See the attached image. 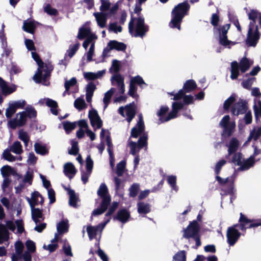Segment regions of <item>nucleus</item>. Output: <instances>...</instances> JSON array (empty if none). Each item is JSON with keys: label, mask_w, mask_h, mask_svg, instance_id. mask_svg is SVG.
<instances>
[{"label": "nucleus", "mask_w": 261, "mask_h": 261, "mask_svg": "<svg viewBox=\"0 0 261 261\" xmlns=\"http://www.w3.org/2000/svg\"><path fill=\"white\" fill-rule=\"evenodd\" d=\"M125 167V162L124 161H121L117 164L116 173L118 176H121L123 174Z\"/></svg>", "instance_id": "obj_62"}, {"label": "nucleus", "mask_w": 261, "mask_h": 261, "mask_svg": "<svg viewBox=\"0 0 261 261\" xmlns=\"http://www.w3.org/2000/svg\"><path fill=\"white\" fill-rule=\"evenodd\" d=\"M68 194L69 195V205L71 206L76 207L77 206L76 202L78 201L77 197L76 196L74 191L73 190H70L68 191Z\"/></svg>", "instance_id": "obj_47"}, {"label": "nucleus", "mask_w": 261, "mask_h": 261, "mask_svg": "<svg viewBox=\"0 0 261 261\" xmlns=\"http://www.w3.org/2000/svg\"><path fill=\"white\" fill-rule=\"evenodd\" d=\"M184 99V102L179 101V100H176L172 104V111L168 114V117L163 121H169L172 119L177 117L178 111L182 109L184 105H190L193 103L194 97L191 95H184L181 98Z\"/></svg>", "instance_id": "obj_7"}, {"label": "nucleus", "mask_w": 261, "mask_h": 261, "mask_svg": "<svg viewBox=\"0 0 261 261\" xmlns=\"http://www.w3.org/2000/svg\"><path fill=\"white\" fill-rule=\"evenodd\" d=\"M80 46V43H77L72 46H70L69 48L67 50L66 54L65 55L66 58V56H68L69 58H71L75 54L77 50Z\"/></svg>", "instance_id": "obj_51"}, {"label": "nucleus", "mask_w": 261, "mask_h": 261, "mask_svg": "<svg viewBox=\"0 0 261 261\" xmlns=\"http://www.w3.org/2000/svg\"><path fill=\"white\" fill-rule=\"evenodd\" d=\"M129 33L135 37H143L148 31V27L144 23V18L141 16L138 18H133L129 22Z\"/></svg>", "instance_id": "obj_6"}, {"label": "nucleus", "mask_w": 261, "mask_h": 261, "mask_svg": "<svg viewBox=\"0 0 261 261\" xmlns=\"http://www.w3.org/2000/svg\"><path fill=\"white\" fill-rule=\"evenodd\" d=\"M111 84L118 87L119 92L123 94L125 92L124 78L119 74H115L111 79Z\"/></svg>", "instance_id": "obj_24"}, {"label": "nucleus", "mask_w": 261, "mask_h": 261, "mask_svg": "<svg viewBox=\"0 0 261 261\" xmlns=\"http://www.w3.org/2000/svg\"><path fill=\"white\" fill-rule=\"evenodd\" d=\"M24 246L20 241H17L15 244V253L11 257L12 261H23L22 252Z\"/></svg>", "instance_id": "obj_27"}, {"label": "nucleus", "mask_w": 261, "mask_h": 261, "mask_svg": "<svg viewBox=\"0 0 261 261\" xmlns=\"http://www.w3.org/2000/svg\"><path fill=\"white\" fill-rule=\"evenodd\" d=\"M129 217L130 215L128 212L126 210L122 209L118 212L116 219L124 223L128 221Z\"/></svg>", "instance_id": "obj_38"}, {"label": "nucleus", "mask_w": 261, "mask_h": 261, "mask_svg": "<svg viewBox=\"0 0 261 261\" xmlns=\"http://www.w3.org/2000/svg\"><path fill=\"white\" fill-rule=\"evenodd\" d=\"M74 105L77 109L80 110L85 108L86 105L84 99L78 98L75 100Z\"/></svg>", "instance_id": "obj_55"}, {"label": "nucleus", "mask_w": 261, "mask_h": 261, "mask_svg": "<svg viewBox=\"0 0 261 261\" xmlns=\"http://www.w3.org/2000/svg\"><path fill=\"white\" fill-rule=\"evenodd\" d=\"M15 90V88L9 87L4 81L0 79V91L3 94L7 95L12 93Z\"/></svg>", "instance_id": "obj_36"}, {"label": "nucleus", "mask_w": 261, "mask_h": 261, "mask_svg": "<svg viewBox=\"0 0 261 261\" xmlns=\"http://www.w3.org/2000/svg\"><path fill=\"white\" fill-rule=\"evenodd\" d=\"M17 226V231L21 233L24 231L23 222L21 220H18L15 221V224L12 221H7L6 225L0 224V244L7 242L9 239V234L7 229L14 231Z\"/></svg>", "instance_id": "obj_5"}, {"label": "nucleus", "mask_w": 261, "mask_h": 261, "mask_svg": "<svg viewBox=\"0 0 261 261\" xmlns=\"http://www.w3.org/2000/svg\"><path fill=\"white\" fill-rule=\"evenodd\" d=\"M186 252L180 251L177 252L173 257V261H186Z\"/></svg>", "instance_id": "obj_60"}, {"label": "nucleus", "mask_w": 261, "mask_h": 261, "mask_svg": "<svg viewBox=\"0 0 261 261\" xmlns=\"http://www.w3.org/2000/svg\"><path fill=\"white\" fill-rule=\"evenodd\" d=\"M11 152L16 154H21L23 152V149L21 143L18 141H15L9 149L5 150L3 153V156L5 160L14 162L16 161V158L13 155Z\"/></svg>", "instance_id": "obj_10"}, {"label": "nucleus", "mask_w": 261, "mask_h": 261, "mask_svg": "<svg viewBox=\"0 0 261 261\" xmlns=\"http://www.w3.org/2000/svg\"><path fill=\"white\" fill-rule=\"evenodd\" d=\"M240 224H238V227L242 230H245L247 228L255 227L261 225V220L256 221H251L247 219L244 215L241 214V217L239 220Z\"/></svg>", "instance_id": "obj_18"}, {"label": "nucleus", "mask_w": 261, "mask_h": 261, "mask_svg": "<svg viewBox=\"0 0 261 261\" xmlns=\"http://www.w3.org/2000/svg\"><path fill=\"white\" fill-rule=\"evenodd\" d=\"M137 206L138 212L140 214H146L150 211V206L148 203L140 202L138 203Z\"/></svg>", "instance_id": "obj_42"}, {"label": "nucleus", "mask_w": 261, "mask_h": 261, "mask_svg": "<svg viewBox=\"0 0 261 261\" xmlns=\"http://www.w3.org/2000/svg\"><path fill=\"white\" fill-rule=\"evenodd\" d=\"M31 207H35L38 203L42 204L43 198L42 196L38 192H34L32 194L31 199L27 198Z\"/></svg>", "instance_id": "obj_30"}, {"label": "nucleus", "mask_w": 261, "mask_h": 261, "mask_svg": "<svg viewBox=\"0 0 261 261\" xmlns=\"http://www.w3.org/2000/svg\"><path fill=\"white\" fill-rule=\"evenodd\" d=\"M196 84L194 81L189 80L186 81L184 85L183 89L180 90L178 93L175 94L173 92L169 93L168 94L173 96V98H171L173 100H180L183 97L185 93L193 91L196 88Z\"/></svg>", "instance_id": "obj_12"}, {"label": "nucleus", "mask_w": 261, "mask_h": 261, "mask_svg": "<svg viewBox=\"0 0 261 261\" xmlns=\"http://www.w3.org/2000/svg\"><path fill=\"white\" fill-rule=\"evenodd\" d=\"M33 178V171L32 170L29 169L25 174L24 175L23 182V184H28L29 185L32 184V179Z\"/></svg>", "instance_id": "obj_50"}, {"label": "nucleus", "mask_w": 261, "mask_h": 261, "mask_svg": "<svg viewBox=\"0 0 261 261\" xmlns=\"http://www.w3.org/2000/svg\"><path fill=\"white\" fill-rule=\"evenodd\" d=\"M96 89V86L92 83H89L86 87V100L88 102H90L93 95L94 91Z\"/></svg>", "instance_id": "obj_39"}, {"label": "nucleus", "mask_w": 261, "mask_h": 261, "mask_svg": "<svg viewBox=\"0 0 261 261\" xmlns=\"http://www.w3.org/2000/svg\"><path fill=\"white\" fill-rule=\"evenodd\" d=\"M63 125L66 132L68 134L71 130L75 128L76 123L65 121L63 122Z\"/></svg>", "instance_id": "obj_53"}, {"label": "nucleus", "mask_w": 261, "mask_h": 261, "mask_svg": "<svg viewBox=\"0 0 261 261\" xmlns=\"http://www.w3.org/2000/svg\"><path fill=\"white\" fill-rule=\"evenodd\" d=\"M118 205V203L117 202H114L112 203V205L110 207L108 212L106 214V218L105 221L107 220L108 218H110V220L111 219V215L114 212V211L117 208Z\"/></svg>", "instance_id": "obj_59"}, {"label": "nucleus", "mask_w": 261, "mask_h": 261, "mask_svg": "<svg viewBox=\"0 0 261 261\" xmlns=\"http://www.w3.org/2000/svg\"><path fill=\"white\" fill-rule=\"evenodd\" d=\"M58 240V234H56L54 238L51 241V243L47 245L44 244L43 246V249L48 250L49 252H53L55 251L58 246L57 243Z\"/></svg>", "instance_id": "obj_37"}, {"label": "nucleus", "mask_w": 261, "mask_h": 261, "mask_svg": "<svg viewBox=\"0 0 261 261\" xmlns=\"http://www.w3.org/2000/svg\"><path fill=\"white\" fill-rule=\"evenodd\" d=\"M31 54L32 58L37 62L38 66V70L33 76L34 80L37 83L42 82L44 85H48L49 82L47 80L53 69V66L49 63L44 64L38 54L35 52L32 51Z\"/></svg>", "instance_id": "obj_3"}, {"label": "nucleus", "mask_w": 261, "mask_h": 261, "mask_svg": "<svg viewBox=\"0 0 261 261\" xmlns=\"http://www.w3.org/2000/svg\"><path fill=\"white\" fill-rule=\"evenodd\" d=\"M108 46L110 50L116 49L118 51H123L126 48L125 44L115 40L110 41L108 43Z\"/></svg>", "instance_id": "obj_35"}, {"label": "nucleus", "mask_w": 261, "mask_h": 261, "mask_svg": "<svg viewBox=\"0 0 261 261\" xmlns=\"http://www.w3.org/2000/svg\"><path fill=\"white\" fill-rule=\"evenodd\" d=\"M246 160L242 161V156L240 153H235L232 158V162L235 165L240 166V167L238 168L239 170L243 171L241 167L243 165L244 162Z\"/></svg>", "instance_id": "obj_43"}, {"label": "nucleus", "mask_w": 261, "mask_h": 261, "mask_svg": "<svg viewBox=\"0 0 261 261\" xmlns=\"http://www.w3.org/2000/svg\"><path fill=\"white\" fill-rule=\"evenodd\" d=\"M89 118L94 130L96 131L100 128L102 125V121L95 110H91L89 112Z\"/></svg>", "instance_id": "obj_20"}, {"label": "nucleus", "mask_w": 261, "mask_h": 261, "mask_svg": "<svg viewBox=\"0 0 261 261\" xmlns=\"http://www.w3.org/2000/svg\"><path fill=\"white\" fill-rule=\"evenodd\" d=\"M38 103L40 105L45 103L46 106L50 108L51 112L54 115H57L58 111L57 108L58 105L56 101L48 98H42L39 100Z\"/></svg>", "instance_id": "obj_29"}, {"label": "nucleus", "mask_w": 261, "mask_h": 261, "mask_svg": "<svg viewBox=\"0 0 261 261\" xmlns=\"http://www.w3.org/2000/svg\"><path fill=\"white\" fill-rule=\"evenodd\" d=\"M34 148L36 152L41 155H45L48 153V150L46 147L40 143H36L34 144Z\"/></svg>", "instance_id": "obj_46"}, {"label": "nucleus", "mask_w": 261, "mask_h": 261, "mask_svg": "<svg viewBox=\"0 0 261 261\" xmlns=\"http://www.w3.org/2000/svg\"><path fill=\"white\" fill-rule=\"evenodd\" d=\"M252 63V61L246 58H243L240 61L239 65L236 61L232 62L230 75L231 79L234 80L238 77L239 73V68L242 72H245L249 68Z\"/></svg>", "instance_id": "obj_8"}, {"label": "nucleus", "mask_w": 261, "mask_h": 261, "mask_svg": "<svg viewBox=\"0 0 261 261\" xmlns=\"http://www.w3.org/2000/svg\"><path fill=\"white\" fill-rule=\"evenodd\" d=\"M254 111L255 116L257 120L261 117V101L258 99H254Z\"/></svg>", "instance_id": "obj_45"}, {"label": "nucleus", "mask_w": 261, "mask_h": 261, "mask_svg": "<svg viewBox=\"0 0 261 261\" xmlns=\"http://www.w3.org/2000/svg\"><path fill=\"white\" fill-rule=\"evenodd\" d=\"M109 204L105 203V205L101 202L100 208L95 209L92 213V216H97L102 214L107 208Z\"/></svg>", "instance_id": "obj_56"}, {"label": "nucleus", "mask_w": 261, "mask_h": 261, "mask_svg": "<svg viewBox=\"0 0 261 261\" xmlns=\"http://www.w3.org/2000/svg\"><path fill=\"white\" fill-rule=\"evenodd\" d=\"M190 5L186 2L179 4L173 9L172 18L169 23V26L172 28H177L180 30V23L184 16L188 14Z\"/></svg>", "instance_id": "obj_4"}, {"label": "nucleus", "mask_w": 261, "mask_h": 261, "mask_svg": "<svg viewBox=\"0 0 261 261\" xmlns=\"http://www.w3.org/2000/svg\"><path fill=\"white\" fill-rule=\"evenodd\" d=\"M1 173L4 177H8L12 173V168L9 166H4L1 168Z\"/></svg>", "instance_id": "obj_63"}, {"label": "nucleus", "mask_w": 261, "mask_h": 261, "mask_svg": "<svg viewBox=\"0 0 261 261\" xmlns=\"http://www.w3.org/2000/svg\"><path fill=\"white\" fill-rule=\"evenodd\" d=\"M25 245L27 250L25 251L22 255L23 261H31L32 259V253L36 251V245L34 242L28 240L26 241Z\"/></svg>", "instance_id": "obj_23"}, {"label": "nucleus", "mask_w": 261, "mask_h": 261, "mask_svg": "<svg viewBox=\"0 0 261 261\" xmlns=\"http://www.w3.org/2000/svg\"><path fill=\"white\" fill-rule=\"evenodd\" d=\"M98 195L102 198V203L110 204L111 197L108 193V188L105 184H101L97 191Z\"/></svg>", "instance_id": "obj_26"}, {"label": "nucleus", "mask_w": 261, "mask_h": 261, "mask_svg": "<svg viewBox=\"0 0 261 261\" xmlns=\"http://www.w3.org/2000/svg\"><path fill=\"white\" fill-rule=\"evenodd\" d=\"M24 100H19L9 103L8 107L6 110L5 115L7 118H10L18 109H23L25 105Z\"/></svg>", "instance_id": "obj_17"}, {"label": "nucleus", "mask_w": 261, "mask_h": 261, "mask_svg": "<svg viewBox=\"0 0 261 261\" xmlns=\"http://www.w3.org/2000/svg\"><path fill=\"white\" fill-rule=\"evenodd\" d=\"M77 38L79 39L86 38V39L83 44V46L85 49H87L88 45L90 44L91 45L92 43H94V47H95V40L97 39V36L95 34L91 32V30L89 27L85 25L80 28L77 35Z\"/></svg>", "instance_id": "obj_9"}, {"label": "nucleus", "mask_w": 261, "mask_h": 261, "mask_svg": "<svg viewBox=\"0 0 261 261\" xmlns=\"http://www.w3.org/2000/svg\"><path fill=\"white\" fill-rule=\"evenodd\" d=\"M68 224L65 221H62L59 223L57 225L58 232L59 233H63L66 232L68 231Z\"/></svg>", "instance_id": "obj_52"}, {"label": "nucleus", "mask_w": 261, "mask_h": 261, "mask_svg": "<svg viewBox=\"0 0 261 261\" xmlns=\"http://www.w3.org/2000/svg\"><path fill=\"white\" fill-rule=\"evenodd\" d=\"M169 110V108L167 106H162L161 107L159 111L157 113V115L160 117V120L162 122H166L167 121H163V120H165L168 117H164L162 116L166 114Z\"/></svg>", "instance_id": "obj_54"}, {"label": "nucleus", "mask_w": 261, "mask_h": 261, "mask_svg": "<svg viewBox=\"0 0 261 261\" xmlns=\"http://www.w3.org/2000/svg\"><path fill=\"white\" fill-rule=\"evenodd\" d=\"M94 15L98 25L101 28L106 27L107 22V16L102 12L94 13Z\"/></svg>", "instance_id": "obj_34"}, {"label": "nucleus", "mask_w": 261, "mask_h": 261, "mask_svg": "<svg viewBox=\"0 0 261 261\" xmlns=\"http://www.w3.org/2000/svg\"><path fill=\"white\" fill-rule=\"evenodd\" d=\"M139 135H142L137 142L128 140V146L130 148V153L136 155L140 150L147 144V134L144 132V125L143 117L141 115L139 116V121L136 125L131 130L130 137L137 138Z\"/></svg>", "instance_id": "obj_1"}, {"label": "nucleus", "mask_w": 261, "mask_h": 261, "mask_svg": "<svg viewBox=\"0 0 261 261\" xmlns=\"http://www.w3.org/2000/svg\"><path fill=\"white\" fill-rule=\"evenodd\" d=\"M230 27L229 24H226L218 30L219 33L220 43L225 46L229 45L231 42L227 38V33Z\"/></svg>", "instance_id": "obj_25"}, {"label": "nucleus", "mask_w": 261, "mask_h": 261, "mask_svg": "<svg viewBox=\"0 0 261 261\" xmlns=\"http://www.w3.org/2000/svg\"><path fill=\"white\" fill-rule=\"evenodd\" d=\"M139 185L138 184H134L129 189V196L131 197H135L139 191Z\"/></svg>", "instance_id": "obj_58"}, {"label": "nucleus", "mask_w": 261, "mask_h": 261, "mask_svg": "<svg viewBox=\"0 0 261 261\" xmlns=\"http://www.w3.org/2000/svg\"><path fill=\"white\" fill-rule=\"evenodd\" d=\"M229 119V116L226 115L223 117L219 123L220 126L224 129L223 134L228 136L232 134L236 126L235 122L230 121Z\"/></svg>", "instance_id": "obj_16"}, {"label": "nucleus", "mask_w": 261, "mask_h": 261, "mask_svg": "<svg viewBox=\"0 0 261 261\" xmlns=\"http://www.w3.org/2000/svg\"><path fill=\"white\" fill-rule=\"evenodd\" d=\"M25 112H21L16 114L13 119H11L8 123L9 127L15 129L16 127L23 126L27 122V115Z\"/></svg>", "instance_id": "obj_14"}, {"label": "nucleus", "mask_w": 261, "mask_h": 261, "mask_svg": "<svg viewBox=\"0 0 261 261\" xmlns=\"http://www.w3.org/2000/svg\"><path fill=\"white\" fill-rule=\"evenodd\" d=\"M130 82L132 83H134V85L137 84L142 88L143 87V85H146V84L144 82L143 79L140 76H136L133 77L131 80Z\"/></svg>", "instance_id": "obj_64"}, {"label": "nucleus", "mask_w": 261, "mask_h": 261, "mask_svg": "<svg viewBox=\"0 0 261 261\" xmlns=\"http://www.w3.org/2000/svg\"><path fill=\"white\" fill-rule=\"evenodd\" d=\"M106 73V70H102L97 72H86L83 74L84 78L87 81L100 79Z\"/></svg>", "instance_id": "obj_31"}, {"label": "nucleus", "mask_w": 261, "mask_h": 261, "mask_svg": "<svg viewBox=\"0 0 261 261\" xmlns=\"http://www.w3.org/2000/svg\"><path fill=\"white\" fill-rule=\"evenodd\" d=\"M23 112H25V115H27V117H28L30 118L35 117L36 116V111L31 106L25 108V110Z\"/></svg>", "instance_id": "obj_57"}, {"label": "nucleus", "mask_w": 261, "mask_h": 261, "mask_svg": "<svg viewBox=\"0 0 261 261\" xmlns=\"http://www.w3.org/2000/svg\"><path fill=\"white\" fill-rule=\"evenodd\" d=\"M200 226L197 221L191 222L184 230L183 237L188 239L194 238L199 235Z\"/></svg>", "instance_id": "obj_13"}, {"label": "nucleus", "mask_w": 261, "mask_h": 261, "mask_svg": "<svg viewBox=\"0 0 261 261\" xmlns=\"http://www.w3.org/2000/svg\"><path fill=\"white\" fill-rule=\"evenodd\" d=\"M36 28L35 23L30 20H25L22 27L23 30L30 33H33Z\"/></svg>", "instance_id": "obj_40"}, {"label": "nucleus", "mask_w": 261, "mask_h": 261, "mask_svg": "<svg viewBox=\"0 0 261 261\" xmlns=\"http://www.w3.org/2000/svg\"><path fill=\"white\" fill-rule=\"evenodd\" d=\"M31 208L32 217L36 224L34 229L39 232H41L46 227L45 223H41L44 220L42 211L38 208Z\"/></svg>", "instance_id": "obj_11"}, {"label": "nucleus", "mask_w": 261, "mask_h": 261, "mask_svg": "<svg viewBox=\"0 0 261 261\" xmlns=\"http://www.w3.org/2000/svg\"><path fill=\"white\" fill-rule=\"evenodd\" d=\"M167 182L171 187L172 189L177 192L178 188L176 185V177L174 175H169L167 176Z\"/></svg>", "instance_id": "obj_49"}, {"label": "nucleus", "mask_w": 261, "mask_h": 261, "mask_svg": "<svg viewBox=\"0 0 261 261\" xmlns=\"http://www.w3.org/2000/svg\"><path fill=\"white\" fill-rule=\"evenodd\" d=\"M248 17L250 22L246 42L249 46H254L259 38L258 27L256 23L258 21L261 26V14L255 10H252L248 13Z\"/></svg>", "instance_id": "obj_2"}, {"label": "nucleus", "mask_w": 261, "mask_h": 261, "mask_svg": "<svg viewBox=\"0 0 261 261\" xmlns=\"http://www.w3.org/2000/svg\"><path fill=\"white\" fill-rule=\"evenodd\" d=\"M63 172L66 176L71 179L75 174L76 170L73 164L68 162L64 164Z\"/></svg>", "instance_id": "obj_32"}, {"label": "nucleus", "mask_w": 261, "mask_h": 261, "mask_svg": "<svg viewBox=\"0 0 261 261\" xmlns=\"http://www.w3.org/2000/svg\"><path fill=\"white\" fill-rule=\"evenodd\" d=\"M247 110V102L246 100L240 99L232 107L231 113L233 115L238 116L245 113Z\"/></svg>", "instance_id": "obj_19"}, {"label": "nucleus", "mask_w": 261, "mask_h": 261, "mask_svg": "<svg viewBox=\"0 0 261 261\" xmlns=\"http://www.w3.org/2000/svg\"><path fill=\"white\" fill-rule=\"evenodd\" d=\"M239 146V142L237 139L235 138H232L229 143L227 145L228 147V154L226 156L230 155L232 153L235 152L238 150Z\"/></svg>", "instance_id": "obj_33"}, {"label": "nucleus", "mask_w": 261, "mask_h": 261, "mask_svg": "<svg viewBox=\"0 0 261 261\" xmlns=\"http://www.w3.org/2000/svg\"><path fill=\"white\" fill-rule=\"evenodd\" d=\"M238 224L227 228L226 232L227 242L230 246L234 245L241 236V233L237 229Z\"/></svg>", "instance_id": "obj_15"}, {"label": "nucleus", "mask_w": 261, "mask_h": 261, "mask_svg": "<svg viewBox=\"0 0 261 261\" xmlns=\"http://www.w3.org/2000/svg\"><path fill=\"white\" fill-rule=\"evenodd\" d=\"M110 221V218L107 220L105 221L104 222L99 224L97 226H89L87 228V231L90 240H92L95 237L98 233H100L102 229L104 228L106 224Z\"/></svg>", "instance_id": "obj_21"}, {"label": "nucleus", "mask_w": 261, "mask_h": 261, "mask_svg": "<svg viewBox=\"0 0 261 261\" xmlns=\"http://www.w3.org/2000/svg\"><path fill=\"white\" fill-rule=\"evenodd\" d=\"M94 49L95 47H94V43H92L90 45L88 51L85 55L87 57V61L88 62H91L93 60L92 58L94 54Z\"/></svg>", "instance_id": "obj_61"}, {"label": "nucleus", "mask_w": 261, "mask_h": 261, "mask_svg": "<svg viewBox=\"0 0 261 261\" xmlns=\"http://www.w3.org/2000/svg\"><path fill=\"white\" fill-rule=\"evenodd\" d=\"M118 111L119 114L123 117H125L124 111L126 112L127 120L128 123L132 121L135 115V108L134 103L129 104L125 108L121 107L119 108Z\"/></svg>", "instance_id": "obj_22"}, {"label": "nucleus", "mask_w": 261, "mask_h": 261, "mask_svg": "<svg viewBox=\"0 0 261 261\" xmlns=\"http://www.w3.org/2000/svg\"><path fill=\"white\" fill-rule=\"evenodd\" d=\"M106 142L108 145L107 150L109 153V154L110 157V163L111 164V166H113V160L114 159L113 151H112V148H113V144L111 142V138L110 135H107L106 137Z\"/></svg>", "instance_id": "obj_44"}, {"label": "nucleus", "mask_w": 261, "mask_h": 261, "mask_svg": "<svg viewBox=\"0 0 261 261\" xmlns=\"http://www.w3.org/2000/svg\"><path fill=\"white\" fill-rule=\"evenodd\" d=\"M115 92V89L111 88L109 90L105 93L104 97L103 98V102L104 103V109H106L108 106L111 97L114 92Z\"/></svg>", "instance_id": "obj_41"}, {"label": "nucleus", "mask_w": 261, "mask_h": 261, "mask_svg": "<svg viewBox=\"0 0 261 261\" xmlns=\"http://www.w3.org/2000/svg\"><path fill=\"white\" fill-rule=\"evenodd\" d=\"M18 138L23 142L26 147L28 146L30 138L27 132L24 131L23 129H20L18 132Z\"/></svg>", "instance_id": "obj_48"}, {"label": "nucleus", "mask_w": 261, "mask_h": 261, "mask_svg": "<svg viewBox=\"0 0 261 261\" xmlns=\"http://www.w3.org/2000/svg\"><path fill=\"white\" fill-rule=\"evenodd\" d=\"M260 153V150L256 146L254 147L253 154L249 158L246 160L241 169L242 170H247L252 167L255 163L254 158Z\"/></svg>", "instance_id": "obj_28"}]
</instances>
